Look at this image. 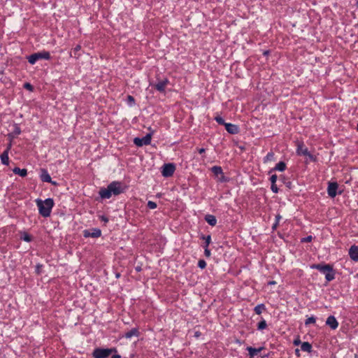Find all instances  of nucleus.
Listing matches in <instances>:
<instances>
[{
    "label": "nucleus",
    "instance_id": "f257e3e1",
    "mask_svg": "<svg viewBox=\"0 0 358 358\" xmlns=\"http://www.w3.org/2000/svg\"><path fill=\"white\" fill-rule=\"evenodd\" d=\"M127 187L121 182L113 181L106 188H101L99 190V195L101 199H109L112 195L117 196L124 192Z\"/></svg>",
    "mask_w": 358,
    "mask_h": 358
},
{
    "label": "nucleus",
    "instance_id": "f03ea898",
    "mask_svg": "<svg viewBox=\"0 0 358 358\" xmlns=\"http://www.w3.org/2000/svg\"><path fill=\"white\" fill-rule=\"evenodd\" d=\"M37 207L41 215L48 217L50 215L52 208L54 206V201L51 198H48L45 201L40 199L36 200Z\"/></svg>",
    "mask_w": 358,
    "mask_h": 358
},
{
    "label": "nucleus",
    "instance_id": "7ed1b4c3",
    "mask_svg": "<svg viewBox=\"0 0 358 358\" xmlns=\"http://www.w3.org/2000/svg\"><path fill=\"white\" fill-rule=\"evenodd\" d=\"M310 267L325 274V279L327 282H330L335 278V271L334 270L333 266L330 264H313Z\"/></svg>",
    "mask_w": 358,
    "mask_h": 358
},
{
    "label": "nucleus",
    "instance_id": "20e7f679",
    "mask_svg": "<svg viewBox=\"0 0 358 358\" xmlns=\"http://www.w3.org/2000/svg\"><path fill=\"white\" fill-rule=\"evenodd\" d=\"M113 352H117V349L115 348H96L94 350L92 356L94 358H108Z\"/></svg>",
    "mask_w": 358,
    "mask_h": 358
},
{
    "label": "nucleus",
    "instance_id": "39448f33",
    "mask_svg": "<svg viewBox=\"0 0 358 358\" xmlns=\"http://www.w3.org/2000/svg\"><path fill=\"white\" fill-rule=\"evenodd\" d=\"M50 59V54L48 51H42L38 52L34 54H31L27 57L28 62L31 64H34L39 59H46L48 60Z\"/></svg>",
    "mask_w": 358,
    "mask_h": 358
},
{
    "label": "nucleus",
    "instance_id": "423d86ee",
    "mask_svg": "<svg viewBox=\"0 0 358 358\" xmlns=\"http://www.w3.org/2000/svg\"><path fill=\"white\" fill-rule=\"evenodd\" d=\"M176 170V166L174 164L169 163L165 164L162 166V174L164 177L169 178L173 175Z\"/></svg>",
    "mask_w": 358,
    "mask_h": 358
},
{
    "label": "nucleus",
    "instance_id": "0eeeda50",
    "mask_svg": "<svg viewBox=\"0 0 358 358\" xmlns=\"http://www.w3.org/2000/svg\"><path fill=\"white\" fill-rule=\"evenodd\" d=\"M152 139V134H147L143 138H135L134 139V143L138 147H141L144 145H150L151 143Z\"/></svg>",
    "mask_w": 358,
    "mask_h": 358
},
{
    "label": "nucleus",
    "instance_id": "6e6552de",
    "mask_svg": "<svg viewBox=\"0 0 358 358\" xmlns=\"http://www.w3.org/2000/svg\"><path fill=\"white\" fill-rule=\"evenodd\" d=\"M338 187V185L336 182H329L328 183V187H327V193L328 195L331 198H334L337 194V189ZM341 192H338V194H341Z\"/></svg>",
    "mask_w": 358,
    "mask_h": 358
},
{
    "label": "nucleus",
    "instance_id": "1a4fd4ad",
    "mask_svg": "<svg viewBox=\"0 0 358 358\" xmlns=\"http://www.w3.org/2000/svg\"><path fill=\"white\" fill-rule=\"evenodd\" d=\"M101 236V231L98 228H93L91 231L85 229L83 231V236L85 238H99Z\"/></svg>",
    "mask_w": 358,
    "mask_h": 358
},
{
    "label": "nucleus",
    "instance_id": "9d476101",
    "mask_svg": "<svg viewBox=\"0 0 358 358\" xmlns=\"http://www.w3.org/2000/svg\"><path fill=\"white\" fill-rule=\"evenodd\" d=\"M40 177H41V180L43 182H49L53 185H57V182L52 180V178H51L50 174L48 173V171L45 169H41V174Z\"/></svg>",
    "mask_w": 358,
    "mask_h": 358
},
{
    "label": "nucleus",
    "instance_id": "9b49d317",
    "mask_svg": "<svg viewBox=\"0 0 358 358\" xmlns=\"http://www.w3.org/2000/svg\"><path fill=\"white\" fill-rule=\"evenodd\" d=\"M169 83V80L168 78H164L162 80H159L155 85V88L160 92H164L165 88L166 85Z\"/></svg>",
    "mask_w": 358,
    "mask_h": 358
},
{
    "label": "nucleus",
    "instance_id": "f8f14e48",
    "mask_svg": "<svg viewBox=\"0 0 358 358\" xmlns=\"http://www.w3.org/2000/svg\"><path fill=\"white\" fill-rule=\"evenodd\" d=\"M296 154L298 155H309V151L307 148H306L302 142L297 143V148H296Z\"/></svg>",
    "mask_w": 358,
    "mask_h": 358
},
{
    "label": "nucleus",
    "instance_id": "ddd939ff",
    "mask_svg": "<svg viewBox=\"0 0 358 358\" xmlns=\"http://www.w3.org/2000/svg\"><path fill=\"white\" fill-rule=\"evenodd\" d=\"M326 324L329 326L331 329H336L338 327V322L334 315H330L327 317Z\"/></svg>",
    "mask_w": 358,
    "mask_h": 358
},
{
    "label": "nucleus",
    "instance_id": "4468645a",
    "mask_svg": "<svg viewBox=\"0 0 358 358\" xmlns=\"http://www.w3.org/2000/svg\"><path fill=\"white\" fill-rule=\"evenodd\" d=\"M211 171L213 173V174L216 176H218L220 175L222 176V178L220 179L221 182L227 181L224 176L223 171L221 166H214L211 168Z\"/></svg>",
    "mask_w": 358,
    "mask_h": 358
},
{
    "label": "nucleus",
    "instance_id": "2eb2a0df",
    "mask_svg": "<svg viewBox=\"0 0 358 358\" xmlns=\"http://www.w3.org/2000/svg\"><path fill=\"white\" fill-rule=\"evenodd\" d=\"M349 255L353 261L358 262V246L352 245L349 250Z\"/></svg>",
    "mask_w": 358,
    "mask_h": 358
},
{
    "label": "nucleus",
    "instance_id": "dca6fc26",
    "mask_svg": "<svg viewBox=\"0 0 358 358\" xmlns=\"http://www.w3.org/2000/svg\"><path fill=\"white\" fill-rule=\"evenodd\" d=\"M224 127L227 132L231 134H236L239 132V127L236 124L227 123Z\"/></svg>",
    "mask_w": 358,
    "mask_h": 358
},
{
    "label": "nucleus",
    "instance_id": "f3484780",
    "mask_svg": "<svg viewBox=\"0 0 358 358\" xmlns=\"http://www.w3.org/2000/svg\"><path fill=\"white\" fill-rule=\"evenodd\" d=\"M264 348L261 347L259 348H255L252 347H248L246 350L249 352L250 358H253L255 355H257L259 352H260Z\"/></svg>",
    "mask_w": 358,
    "mask_h": 358
},
{
    "label": "nucleus",
    "instance_id": "a211bd4d",
    "mask_svg": "<svg viewBox=\"0 0 358 358\" xmlns=\"http://www.w3.org/2000/svg\"><path fill=\"white\" fill-rule=\"evenodd\" d=\"M204 220L210 226H215L217 224V219L215 215L208 214L205 216Z\"/></svg>",
    "mask_w": 358,
    "mask_h": 358
},
{
    "label": "nucleus",
    "instance_id": "6ab92c4d",
    "mask_svg": "<svg viewBox=\"0 0 358 358\" xmlns=\"http://www.w3.org/2000/svg\"><path fill=\"white\" fill-rule=\"evenodd\" d=\"M139 336V331L137 328H133L130 331L126 332L124 334V337L126 338H131L132 336L138 337Z\"/></svg>",
    "mask_w": 358,
    "mask_h": 358
},
{
    "label": "nucleus",
    "instance_id": "aec40b11",
    "mask_svg": "<svg viewBox=\"0 0 358 358\" xmlns=\"http://www.w3.org/2000/svg\"><path fill=\"white\" fill-rule=\"evenodd\" d=\"M13 172L15 174H17L22 177H25L27 175V170L26 169H20L19 167H15L13 169Z\"/></svg>",
    "mask_w": 358,
    "mask_h": 358
},
{
    "label": "nucleus",
    "instance_id": "412c9836",
    "mask_svg": "<svg viewBox=\"0 0 358 358\" xmlns=\"http://www.w3.org/2000/svg\"><path fill=\"white\" fill-rule=\"evenodd\" d=\"M8 153V151H3L0 155L1 162L3 165H8L9 164Z\"/></svg>",
    "mask_w": 358,
    "mask_h": 358
},
{
    "label": "nucleus",
    "instance_id": "4be33fe9",
    "mask_svg": "<svg viewBox=\"0 0 358 358\" xmlns=\"http://www.w3.org/2000/svg\"><path fill=\"white\" fill-rule=\"evenodd\" d=\"M285 169L286 164L284 162H280L275 165V166L273 169H271V172L272 171H284Z\"/></svg>",
    "mask_w": 358,
    "mask_h": 358
},
{
    "label": "nucleus",
    "instance_id": "5701e85b",
    "mask_svg": "<svg viewBox=\"0 0 358 358\" xmlns=\"http://www.w3.org/2000/svg\"><path fill=\"white\" fill-rule=\"evenodd\" d=\"M302 351L310 352L312 351V345L308 342H303L301 345Z\"/></svg>",
    "mask_w": 358,
    "mask_h": 358
},
{
    "label": "nucleus",
    "instance_id": "b1692460",
    "mask_svg": "<svg viewBox=\"0 0 358 358\" xmlns=\"http://www.w3.org/2000/svg\"><path fill=\"white\" fill-rule=\"evenodd\" d=\"M266 309L264 304L261 303L256 306L254 308V311L257 315L262 314V311Z\"/></svg>",
    "mask_w": 358,
    "mask_h": 358
},
{
    "label": "nucleus",
    "instance_id": "393cba45",
    "mask_svg": "<svg viewBox=\"0 0 358 358\" xmlns=\"http://www.w3.org/2000/svg\"><path fill=\"white\" fill-rule=\"evenodd\" d=\"M201 238L205 240V245H203V248H208L211 242V236L210 235H208L206 236L204 235H201Z\"/></svg>",
    "mask_w": 358,
    "mask_h": 358
},
{
    "label": "nucleus",
    "instance_id": "a878e982",
    "mask_svg": "<svg viewBox=\"0 0 358 358\" xmlns=\"http://www.w3.org/2000/svg\"><path fill=\"white\" fill-rule=\"evenodd\" d=\"M274 159V153L273 152H269L264 158V163H266L268 162L272 161Z\"/></svg>",
    "mask_w": 358,
    "mask_h": 358
},
{
    "label": "nucleus",
    "instance_id": "bb28decb",
    "mask_svg": "<svg viewBox=\"0 0 358 358\" xmlns=\"http://www.w3.org/2000/svg\"><path fill=\"white\" fill-rule=\"evenodd\" d=\"M21 239H22L23 241H26V242H31L32 241V237L31 236H30L28 233L27 232H23L22 234H21Z\"/></svg>",
    "mask_w": 358,
    "mask_h": 358
},
{
    "label": "nucleus",
    "instance_id": "cd10ccee",
    "mask_svg": "<svg viewBox=\"0 0 358 358\" xmlns=\"http://www.w3.org/2000/svg\"><path fill=\"white\" fill-rule=\"evenodd\" d=\"M266 327H267V324H266V320H262V321H260L257 324V329L259 330H263V329H266Z\"/></svg>",
    "mask_w": 358,
    "mask_h": 358
},
{
    "label": "nucleus",
    "instance_id": "c85d7f7f",
    "mask_svg": "<svg viewBox=\"0 0 358 358\" xmlns=\"http://www.w3.org/2000/svg\"><path fill=\"white\" fill-rule=\"evenodd\" d=\"M81 49V46L80 45H77L73 49V55H72V52L71 53V57H74L76 58H77L78 56L77 55V52L78 51H80V50Z\"/></svg>",
    "mask_w": 358,
    "mask_h": 358
},
{
    "label": "nucleus",
    "instance_id": "c756f323",
    "mask_svg": "<svg viewBox=\"0 0 358 358\" xmlns=\"http://www.w3.org/2000/svg\"><path fill=\"white\" fill-rule=\"evenodd\" d=\"M215 121L220 125H224L227 124L224 121V120L221 116H216L215 117Z\"/></svg>",
    "mask_w": 358,
    "mask_h": 358
},
{
    "label": "nucleus",
    "instance_id": "7c9ffc66",
    "mask_svg": "<svg viewBox=\"0 0 358 358\" xmlns=\"http://www.w3.org/2000/svg\"><path fill=\"white\" fill-rule=\"evenodd\" d=\"M315 322H316L315 317L313 316H311L306 320L305 324L308 325L310 324H314V323H315Z\"/></svg>",
    "mask_w": 358,
    "mask_h": 358
},
{
    "label": "nucleus",
    "instance_id": "2f4dec72",
    "mask_svg": "<svg viewBox=\"0 0 358 358\" xmlns=\"http://www.w3.org/2000/svg\"><path fill=\"white\" fill-rule=\"evenodd\" d=\"M20 133H21V129H20V127L18 126V124H14V130L13 131V134L16 136L20 134Z\"/></svg>",
    "mask_w": 358,
    "mask_h": 358
},
{
    "label": "nucleus",
    "instance_id": "473e14b6",
    "mask_svg": "<svg viewBox=\"0 0 358 358\" xmlns=\"http://www.w3.org/2000/svg\"><path fill=\"white\" fill-rule=\"evenodd\" d=\"M148 207L150 208V209H155L157 208V203L154 201H149L148 202V204H147Z\"/></svg>",
    "mask_w": 358,
    "mask_h": 358
},
{
    "label": "nucleus",
    "instance_id": "72a5a7b5",
    "mask_svg": "<svg viewBox=\"0 0 358 358\" xmlns=\"http://www.w3.org/2000/svg\"><path fill=\"white\" fill-rule=\"evenodd\" d=\"M198 266L201 269L205 268L206 266V262H205V260L200 259L198 262Z\"/></svg>",
    "mask_w": 358,
    "mask_h": 358
},
{
    "label": "nucleus",
    "instance_id": "f704fd0d",
    "mask_svg": "<svg viewBox=\"0 0 358 358\" xmlns=\"http://www.w3.org/2000/svg\"><path fill=\"white\" fill-rule=\"evenodd\" d=\"M312 240H313V236H308L306 237H304V238H301V243H309V242H311Z\"/></svg>",
    "mask_w": 358,
    "mask_h": 358
},
{
    "label": "nucleus",
    "instance_id": "c9c22d12",
    "mask_svg": "<svg viewBox=\"0 0 358 358\" xmlns=\"http://www.w3.org/2000/svg\"><path fill=\"white\" fill-rule=\"evenodd\" d=\"M24 88L29 90L30 92H32L34 90V87L31 84H30L29 83H25L24 84Z\"/></svg>",
    "mask_w": 358,
    "mask_h": 358
},
{
    "label": "nucleus",
    "instance_id": "e433bc0d",
    "mask_svg": "<svg viewBox=\"0 0 358 358\" xmlns=\"http://www.w3.org/2000/svg\"><path fill=\"white\" fill-rule=\"evenodd\" d=\"M43 267V265L41 264H36V273L37 274H41V268Z\"/></svg>",
    "mask_w": 358,
    "mask_h": 358
},
{
    "label": "nucleus",
    "instance_id": "4c0bfd02",
    "mask_svg": "<svg viewBox=\"0 0 358 358\" xmlns=\"http://www.w3.org/2000/svg\"><path fill=\"white\" fill-rule=\"evenodd\" d=\"M271 189L273 192L278 193V188L275 183L271 184Z\"/></svg>",
    "mask_w": 358,
    "mask_h": 358
},
{
    "label": "nucleus",
    "instance_id": "58836bf2",
    "mask_svg": "<svg viewBox=\"0 0 358 358\" xmlns=\"http://www.w3.org/2000/svg\"><path fill=\"white\" fill-rule=\"evenodd\" d=\"M204 255L206 257H210L211 255V252L208 249V248H204Z\"/></svg>",
    "mask_w": 358,
    "mask_h": 358
},
{
    "label": "nucleus",
    "instance_id": "ea45409f",
    "mask_svg": "<svg viewBox=\"0 0 358 358\" xmlns=\"http://www.w3.org/2000/svg\"><path fill=\"white\" fill-rule=\"evenodd\" d=\"M277 178H278V177H277V176L275 174L272 175L271 176V178H270V181H271V184L275 183L276 180H277Z\"/></svg>",
    "mask_w": 358,
    "mask_h": 358
},
{
    "label": "nucleus",
    "instance_id": "a19ab883",
    "mask_svg": "<svg viewBox=\"0 0 358 358\" xmlns=\"http://www.w3.org/2000/svg\"><path fill=\"white\" fill-rule=\"evenodd\" d=\"M127 101L129 103V104L134 103V102H135L134 98L131 95L127 96Z\"/></svg>",
    "mask_w": 358,
    "mask_h": 358
},
{
    "label": "nucleus",
    "instance_id": "79ce46f5",
    "mask_svg": "<svg viewBox=\"0 0 358 358\" xmlns=\"http://www.w3.org/2000/svg\"><path fill=\"white\" fill-rule=\"evenodd\" d=\"M99 219H100L101 221H103L105 223H107L109 221L108 218L106 216H105V215L100 216Z\"/></svg>",
    "mask_w": 358,
    "mask_h": 358
},
{
    "label": "nucleus",
    "instance_id": "37998d69",
    "mask_svg": "<svg viewBox=\"0 0 358 358\" xmlns=\"http://www.w3.org/2000/svg\"><path fill=\"white\" fill-rule=\"evenodd\" d=\"M306 156L308 157V158L313 161V162H315L316 161V157H315L314 155H313L312 154H310L309 152V155H306Z\"/></svg>",
    "mask_w": 358,
    "mask_h": 358
},
{
    "label": "nucleus",
    "instance_id": "c03bdc74",
    "mask_svg": "<svg viewBox=\"0 0 358 358\" xmlns=\"http://www.w3.org/2000/svg\"><path fill=\"white\" fill-rule=\"evenodd\" d=\"M11 148H12V142L9 141V143L7 144L6 148L4 151H8V152H9Z\"/></svg>",
    "mask_w": 358,
    "mask_h": 358
},
{
    "label": "nucleus",
    "instance_id": "a18cd8bd",
    "mask_svg": "<svg viewBox=\"0 0 358 358\" xmlns=\"http://www.w3.org/2000/svg\"><path fill=\"white\" fill-rule=\"evenodd\" d=\"M15 137V136L13 134V133H10V134H8V138L9 139V141L10 142H12L13 141V139Z\"/></svg>",
    "mask_w": 358,
    "mask_h": 358
},
{
    "label": "nucleus",
    "instance_id": "49530a36",
    "mask_svg": "<svg viewBox=\"0 0 358 358\" xmlns=\"http://www.w3.org/2000/svg\"><path fill=\"white\" fill-rule=\"evenodd\" d=\"M301 343H302L301 342V341H300V339H299V338H296V339H295V340L294 341V342H293V344H294V345H300V344L301 345Z\"/></svg>",
    "mask_w": 358,
    "mask_h": 358
},
{
    "label": "nucleus",
    "instance_id": "de8ad7c7",
    "mask_svg": "<svg viewBox=\"0 0 358 358\" xmlns=\"http://www.w3.org/2000/svg\"><path fill=\"white\" fill-rule=\"evenodd\" d=\"M282 217L280 214H278L275 215V222H278L279 224L280 220H281Z\"/></svg>",
    "mask_w": 358,
    "mask_h": 358
},
{
    "label": "nucleus",
    "instance_id": "09e8293b",
    "mask_svg": "<svg viewBox=\"0 0 358 358\" xmlns=\"http://www.w3.org/2000/svg\"><path fill=\"white\" fill-rule=\"evenodd\" d=\"M278 222H275L273 224L272 226V229L273 231L277 229V227H278Z\"/></svg>",
    "mask_w": 358,
    "mask_h": 358
},
{
    "label": "nucleus",
    "instance_id": "8fccbe9b",
    "mask_svg": "<svg viewBox=\"0 0 358 358\" xmlns=\"http://www.w3.org/2000/svg\"><path fill=\"white\" fill-rule=\"evenodd\" d=\"M205 151H206V149H205V148H199V149L198 150V152H199V154H203V153H204V152H205Z\"/></svg>",
    "mask_w": 358,
    "mask_h": 358
},
{
    "label": "nucleus",
    "instance_id": "3c124183",
    "mask_svg": "<svg viewBox=\"0 0 358 358\" xmlns=\"http://www.w3.org/2000/svg\"><path fill=\"white\" fill-rule=\"evenodd\" d=\"M200 336H201V332H200V331H196V332L194 333V336H195V337L198 338V337H199Z\"/></svg>",
    "mask_w": 358,
    "mask_h": 358
},
{
    "label": "nucleus",
    "instance_id": "603ef678",
    "mask_svg": "<svg viewBox=\"0 0 358 358\" xmlns=\"http://www.w3.org/2000/svg\"><path fill=\"white\" fill-rule=\"evenodd\" d=\"M295 354L297 357H299L300 356V352H299V349H296L295 350Z\"/></svg>",
    "mask_w": 358,
    "mask_h": 358
},
{
    "label": "nucleus",
    "instance_id": "864d4df0",
    "mask_svg": "<svg viewBox=\"0 0 358 358\" xmlns=\"http://www.w3.org/2000/svg\"><path fill=\"white\" fill-rule=\"evenodd\" d=\"M111 358H121L120 355H113Z\"/></svg>",
    "mask_w": 358,
    "mask_h": 358
},
{
    "label": "nucleus",
    "instance_id": "5fc2aeb1",
    "mask_svg": "<svg viewBox=\"0 0 358 358\" xmlns=\"http://www.w3.org/2000/svg\"><path fill=\"white\" fill-rule=\"evenodd\" d=\"M290 185H291V182H290L287 183V187H290Z\"/></svg>",
    "mask_w": 358,
    "mask_h": 358
},
{
    "label": "nucleus",
    "instance_id": "6e6d98bb",
    "mask_svg": "<svg viewBox=\"0 0 358 358\" xmlns=\"http://www.w3.org/2000/svg\"><path fill=\"white\" fill-rule=\"evenodd\" d=\"M275 281H272V282H269V284H271V285H273V284H275Z\"/></svg>",
    "mask_w": 358,
    "mask_h": 358
}]
</instances>
